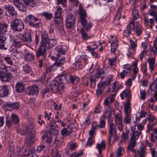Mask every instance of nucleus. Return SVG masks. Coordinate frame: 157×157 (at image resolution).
<instances>
[{"label":"nucleus","instance_id":"nucleus-1","mask_svg":"<svg viewBox=\"0 0 157 157\" xmlns=\"http://www.w3.org/2000/svg\"><path fill=\"white\" fill-rule=\"evenodd\" d=\"M36 131V126L34 124L31 122H30L25 126V129L21 131L20 133L22 135H28L25 139L28 143H31L34 137V132Z\"/></svg>","mask_w":157,"mask_h":157},{"label":"nucleus","instance_id":"nucleus-2","mask_svg":"<svg viewBox=\"0 0 157 157\" xmlns=\"http://www.w3.org/2000/svg\"><path fill=\"white\" fill-rule=\"evenodd\" d=\"M79 10L80 23L83 28L87 31H89L92 27V23L86 19L87 15L86 12L83 8L81 4L79 5Z\"/></svg>","mask_w":157,"mask_h":157},{"label":"nucleus","instance_id":"nucleus-3","mask_svg":"<svg viewBox=\"0 0 157 157\" xmlns=\"http://www.w3.org/2000/svg\"><path fill=\"white\" fill-rule=\"evenodd\" d=\"M109 135L108 138L109 144L110 145H113L116 140L117 139L116 136V126L113 123V119H110L109 121Z\"/></svg>","mask_w":157,"mask_h":157},{"label":"nucleus","instance_id":"nucleus-4","mask_svg":"<svg viewBox=\"0 0 157 157\" xmlns=\"http://www.w3.org/2000/svg\"><path fill=\"white\" fill-rule=\"evenodd\" d=\"M10 26L12 29L15 31L20 32L24 28V24L22 21L18 18L13 20L10 23Z\"/></svg>","mask_w":157,"mask_h":157},{"label":"nucleus","instance_id":"nucleus-5","mask_svg":"<svg viewBox=\"0 0 157 157\" xmlns=\"http://www.w3.org/2000/svg\"><path fill=\"white\" fill-rule=\"evenodd\" d=\"M50 86L52 91L57 95H61L64 88V84H59L56 82L52 81Z\"/></svg>","mask_w":157,"mask_h":157},{"label":"nucleus","instance_id":"nucleus-6","mask_svg":"<svg viewBox=\"0 0 157 157\" xmlns=\"http://www.w3.org/2000/svg\"><path fill=\"white\" fill-rule=\"evenodd\" d=\"M75 16L72 14H69L65 20V26L67 29L73 27L76 20Z\"/></svg>","mask_w":157,"mask_h":157},{"label":"nucleus","instance_id":"nucleus-7","mask_svg":"<svg viewBox=\"0 0 157 157\" xmlns=\"http://www.w3.org/2000/svg\"><path fill=\"white\" fill-rule=\"evenodd\" d=\"M109 42L111 44V52L114 53L117 50L118 45V40L116 36L111 35L108 39Z\"/></svg>","mask_w":157,"mask_h":157},{"label":"nucleus","instance_id":"nucleus-8","mask_svg":"<svg viewBox=\"0 0 157 157\" xmlns=\"http://www.w3.org/2000/svg\"><path fill=\"white\" fill-rule=\"evenodd\" d=\"M47 45L40 44V45L37 50L36 51V56L39 58L40 56H42V59H44L46 56V49Z\"/></svg>","mask_w":157,"mask_h":157},{"label":"nucleus","instance_id":"nucleus-9","mask_svg":"<svg viewBox=\"0 0 157 157\" xmlns=\"http://www.w3.org/2000/svg\"><path fill=\"white\" fill-rule=\"evenodd\" d=\"M20 104L18 102L12 103L7 102L3 106L5 111H11L13 110H17L19 108Z\"/></svg>","mask_w":157,"mask_h":157},{"label":"nucleus","instance_id":"nucleus-10","mask_svg":"<svg viewBox=\"0 0 157 157\" xmlns=\"http://www.w3.org/2000/svg\"><path fill=\"white\" fill-rule=\"evenodd\" d=\"M122 115L121 112H117L115 115L114 120L119 131L122 129Z\"/></svg>","mask_w":157,"mask_h":157},{"label":"nucleus","instance_id":"nucleus-11","mask_svg":"<svg viewBox=\"0 0 157 157\" xmlns=\"http://www.w3.org/2000/svg\"><path fill=\"white\" fill-rule=\"evenodd\" d=\"M32 32L29 30L25 32L23 34H20L19 35L21 37V39L24 42L30 43L32 40Z\"/></svg>","mask_w":157,"mask_h":157},{"label":"nucleus","instance_id":"nucleus-12","mask_svg":"<svg viewBox=\"0 0 157 157\" xmlns=\"http://www.w3.org/2000/svg\"><path fill=\"white\" fill-rule=\"evenodd\" d=\"M51 58L53 60H56V61L55 65H54L55 66L56 68V66L61 67L65 62V59L64 57L59 55L56 56H52Z\"/></svg>","mask_w":157,"mask_h":157},{"label":"nucleus","instance_id":"nucleus-13","mask_svg":"<svg viewBox=\"0 0 157 157\" xmlns=\"http://www.w3.org/2000/svg\"><path fill=\"white\" fill-rule=\"evenodd\" d=\"M12 77L11 73L7 72V71L0 74V78L2 82H9Z\"/></svg>","mask_w":157,"mask_h":157},{"label":"nucleus","instance_id":"nucleus-14","mask_svg":"<svg viewBox=\"0 0 157 157\" xmlns=\"http://www.w3.org/2000/svg\"><path fill=\"white\" fill-rule=\"evenodd\" d=\"M130 135L131 137L129 143L130 144V146L132 147L136 144V140L139 138V135L138 132L136 131H132Z\"/></svg>","mask_w":157,"mask_h":157},{"label":"nucleus","instance_id":"nucleus-15","mask_svg":"<svg viewBox=\"0 0 157 157\" xmlns=\"http://www.w3.org/2000/svg\"><path fill=\"white\" fill-rule=\"evenodd\" d=\"M134 21H132L128 25L126 29L124 30V35L126 36H128L131 34L132 32L134 30Z\"/></svg>","mask_w":157,"mask_h":157},{"label":"nucleus","instance_id":"nucleus-16","mask_svg":"<svg viewBox=\"0 0 157 157\" xmlns=\"http://www.w3.org/2000/svg\"><path fill=\"white\" fill-rule=\"evenodd\" d=\"M123 67L125 69L123 70L120 74V77L121 79L124 78L125 76L129 75L131 71V66L128 65H124Z\"/></svg>","mask_w":157,"mask_h":157},{"label":"nucleus","instance_id":"nucleus-17","mask_svg":"<svg viewBox=\"0 0 157 157\" xmlns=\"http://www.w3.org/2000/svg\"><path fill=\"white\" fill-rule=\"evenodd\" d=\"M41 40L40 44L47 45L49 39V36L47 32L43 31L41 33Z\"/></svg>","mask_w":157,"mask_h":157},{"label":"nucleus","instance_id":"nucleus-18","mask_svg":"<svg viewBox=\"0 0 157 157\" xmlns=\"http://www.w3.org/2000/svg\"><path fill=\"white\" fill-rule=\"evenodd\" d=\"M10 40L12 45L15 47L19 48L23 45V42L21 40H19L13 36H10Z\"/></svg>","mask_w":157,"mask_h":157},{"label":"nucleus","instance_id":"nucleus-19","mask_svg":"<svg viewBox=\"0 0 157 157\" xmlns=\"http://www.w3.org/2000/svg\"><path fill=\"white\" fill-rule=\"evenodd\" d=\"M39 88L38 86L33 85L29 87L27 90V94L28 95H34L37 94Z\"/></svg>","mask_w":157,"mask_h":157},{"label":"nucleus","instance_id":"nucleus-20","mask_svg":"<svg viewBox=\"0 0 157 157\" xmlns=\"http://www.w3.org/2000/svg\"><path fill=\"white\" fill-rule=\"evenodd\" d=\"M14 5L21 11H25L26 9V6L23 3L21 0H13Z\"/></svg>","mask_w":157,"mask_h":157},{"label":"nucleus","instance_id":"nucleus-21","mask_svg":"<svg viewBox=\"0 0 157 157\" xmlns=\"http://www.w3.org/2000/svg\"><path fill=\"white\" fill-rule=\"evenodd\" d=\"M26 21L28 23L29 26L32 27H35L37 25V24H35L33 23V21H38V18H36L32 14H29L25 18Z\"/></svg>","mask_w":157,"mask_h":157},{"label":"nucleus","instance_id":"nucleus-22","mask_svg":"<svg viewBox=\"0 0 157 157\" xmlns=\"http://www.w3.org/2000/svg\"><path fill=\"white\" fill-rule=\"evenodd\" d=\"M9 93L8 86L6 85H3L1 86L0 90V94L3 98L7 97Z\"/></svg>","mask_w":157,"mask_h":157},{"label":"nucleus","instance_id":"nucleus-23","mask_svg":"<svg viewBox=\"0 0 157 157\" xmlns=\"http://www.w3.org/2000/svg\"><path fill=\"white\" fill-rule=\"evenodd\" d=\"M114 109L113 106L107 107L105 113V114L106 116V117H107L109 119V121L110 119H113L111 118V116L114 113Z\"/></svg>","mask_w":157,"mask_h":157},{"label":"nucleus","instance_id":"nucleus-24","mask_svg":"<svg viewBox=\"0 0 157 157\" xmlns=\"http://www.w3.org/2000/svg\"><path fill=\"white\" fill-rule=\"evenodd\" d=\"M4 8L6 11L9 14L12 16H15L17 14L16 11L13 6L10 4L5 5L4 6Z\"/></svg>","mask_w":157,"mask_h":157},{"label":"nucleus","instance_id":"nucleus-25","mask_svg":"<svg viewBox=\"0 0 157 157\" xmlns=\"http://www.w3.org/2000/svg\"><path fill=\"white\" fill-rule=\"evenodd\" d=\"M144 24L147 27H149L152 28V27L155 25V22L153 18H150L149 20L146 17L144 18Z\"/></svg>","mask_w":157,"mask_h":157},{"label":"nucleus","instance_id":"nucleus-26","mask_svg":"<svg viewBox=\"0 0 157 157\" xmlns=\"http://www.w3.org/2000/svg\"><path fill=\"white\" fill-rule=\"evenodd\" d=\"M123 143L122 141H120L118 144V147L117 149V154L120 156L123 155L124 153V149L123 147Z\"/></svg>","mask_w":157,"mask_h":157},{"label":"nucleus","instance_id":"nucleus-27","mask_svg":"<svg viewBox=\"0 0 157 157\" xmlns=\"http://www.w3.org/2000/svg\"><path fill=\"white\" fill-rule=\"evenodd\" d=\"M8 24L2 23L0 21V35L5 34L7 32Z\"/></svg>","mask_w":157,"mask_h":157},{"label":"nucleus","instance_id":"nucleus-28","mask_svg":"<svg viewBox=\"0 0 157 157\" xmlns=\"http://www.w3.org/2000/svg\"><path fill=\"white\" fill-rule=\"evenodd\" d=\"M105 142L104 140L101 141V144H98L96 145V148L98 150L99 153L102 154V151L104 150L105 148Z\"/></svg>","mask_w":157,"mask_h":157},{"label":"nucleus","instance_id":"nucleus-29","mask_svg":"<svg viewBox=\"0 0 157 157\" xmlns=\"http://www.w3.org/2000/svg\"><path fill=\"white\" fill-rule=\"evenodd\" d=\"M155 59L154 58H148L147 62L149 65V68L151 71H153L155 68Z\"/></svg>","mask_w":157,"mask_h":157},{"label":"nucleus","instance_id":"nucleus-30","mask_svg":"<svg viewBox=\"0 0 157 157\" xmlns=\"http://www.w3.org/2000/svg\"><path fill=\"white\" fill-rule=\"evenodd\" d=\"M131 104L130 101H127L124 105V112L126 115H129L131 111V108L130 106Z\"/></svg>","mask_w":157,"mask_h":157},{"label":"nucleus","instance_id":"nucleus-31","mask_svg":"<svg viewBox=\"0 0 157 157\" xmlns=\"http://www.w3.org/2000/svg\"><path fill=\"white\" fill-rule=\"evenodd\" d=\"M15 88L16 92L21 93L24 91V86L22 83L20 82H18L16 84Z\"/></svg>","mask_w":157,"mask_h":157},{"label":"nucleus","instance_id":"nucleus-32","mask_svg":"<svg viewBox=\"0 0 157 157\" xmlns=\"http://www.w3.org/2000/svg\"><path fill=\"white\" fill-rule=\"evenodd\" d=\"M114 98L112 97H109L108 96L104 100V105L107 107L113 106L111 105V104L114 101Z\"/></svg>","mask_w":157,"mask_h":157},{"label":"nucleus","instance_id":"nucleus-33","mask_svg":"<svg viewBox=\"0 0 157 157\" xmlns=\"http://www.w3.org/2000/svg\"><path fill=\"white\" fill-rule=\"evenodd\" d=\"M106 116L105 114H102L100 117V124L98 125V128H104L105 127V120Z\"/></svg>","mask_w":157,"mask_h":157},{"label":"nucleus","instance_id":"nucleus-34","mask_svg":"<svg viewBox=\"0 0 157 157\" xmlns=\"http://www.w3.org/2000/svg\"><path fill=\"white\" fill-rule=\"evenodd\" d=\"M15 147L12 143H10L9 144V148L8 155L9 156H12L14 157H16L15 155Z\"/></svg>","mask_w":157,"mask_h":157},{"label":"nucleus","instance_id":"nucleus-35","mask_svg":"<svg viewBox=\"0 0 157 157\" xmlns=\"http://www.w3.org/2000/svg\"><path fill=\"white\" fill-rule=\"evenodd\" d=\"M34 55L32 53H28L24 56V60L27 62H30L34 59Z\"/></svg>","mask_w":157,"mask_h":157},{"label":"nucleus","instance_id":"nucleus-36","mask_svg":"<svg viewBox=\"0 0 157 157\" xmlns=\"http://www.w3.org/2000/svg\"><path fill=\"white\" fill-rule=\"evenodd\" d=\"M56 50L58 53V54H57L56 56L59 55H65V49L63 46L59 45L57 46L56 48Z\"/></svg>","mask_w":157,"mask_h":157},{"label":"nucleus","instance_id":"nucleus-37","mask_svg":"<svg viewBox=\"0 0 157 157\" xmlns=\"http://www.w3.org/2000/svg\"><path fill=\"white\" fill-rule=\"evenodd\" d=\"M149 90L151 92L153 93L156 92L157 91V81L155 80L150 86L149 87Z\"/></svg>","mask_w":157,"mask_h":157},{"label":"nucleus","instance_id":"nucleus-38","mask_svg":"<svg viewBox=\"0 0 157 157\" xmlns=\"http://www.w3.org/2000/svg\"><path fill=\"white\" fill-rule=\"evenodd\" d=\"M6 40V38L3 36H0V49H1L7 50V48L4 47L5 42Z\"/></svg>","mask_w":157,"mask_h":157},{"label":"nucleus","instance_id":"nucleus-39","mask_svg":"<svg viewBox=\"0 0 157 157\" xmlns=\"http://www.w3.org/2000/svg\"><path fill=\"white\" fill-rule=\"evenodd\" d=\"M48 125L50 132H51L52 130H56L58 128V127L56 124L55 122L53 121L52 120L49 123Z\"/></svg>","mask_w":157,"mask_h":157},{"label":"nucleus","instance_id":"nucleus-40","mask_svg":"<svg viewBox=\"0 0 157 157\" xmlns=\"http://www.w3.org/2000/svg\"><path fill=\"white\" fill-rule=\"evenodd\" d=\"M137 152L139 157H145L147 155L146 151L143 147L139 149L137 151Z\"/></svg>","mask_w":157,"mask_h":157},{"label":"nucleus","instance_id":"nucleus-41","mask_svg":"<svg viewBox=\"0 0 157 157\" xmlns=\"http://www.w3.org/2000/svg\"><path fill=\"white\" fill-rule=\"evenodd\" d=\"M3 59L7 64L10 66L13 65V61L11 57L5 56L3 57Z\"/></svg>","mask_w":157,"mask_h":157},{"label":"nucleus","instance_id":"nucleus-42","mask_svg":"<svg viewBox=\"0 0 157 157\" xmlns=\"http://www.w3.org/2000/svg\"><path fill=\"white\" fill-rule=\"evenodd\" d=\"M11 118L14 124H16L19 121V118L16 114L12 113L11 115Z\"/></svg>","mask_w":157,"mask_h":157},{"label":"nucleus","instance_id":"nucleus-43","mask_svg":"<svg viewBox=\"0 0 157 157\" xmlns=\"http://www.w3.org/2000/svg\"><path fill=\"white\" fill-rule=\"evenodd\" d=\"M73 77L69 73H67L64 75V78H65L66 81L69 83H73Z\"/></svg>","mask_w":157,"mask_h":157},{"label":"nucleus","instance_id":"nucleus-44","mask_svg":"<svg viewBox=\"0 0 157 157\" xmlns=\"http://www.w3.org/2000/svg\"><path fill=\"white\" fill-rule=\"evenodd\" d=\"M24 2L30 7H33L35 6L36 0H23Z\"/></svg>","mask_w":157,"mask_h":157},{"label":"nucleus","instance_id":"nucleus-45","mask_svg":"<svg viewBox=\"0 0 157 157\" xmlns=\"http://www.w3.org/2000/svg\"><path fill=\"white\" fill-rule=\"evenodd\" d=\"M57 44V41L55 39H49V41L48 42L47 44L48 47L50 48L55 46Z\"/></svg>","mask_w":157,"mask_h":157},{"label":"nucleus","instance_id":"nucleus-46","mask_svg":"<svg viewBox=\"0 0 157 157\" xmlns=\"http://www.w3.org/2000/svg\"><path fill=\"white\" fill-rule=\"evenodd\" d=\"M143 31V27L141 26L137 25L136 26L135 31V34L137 36L140 35L142 34Z\"/></svg>","mask_w":157,"mask_h":157},{"label":"nucleus","instance_id":"nucleus-47","mask_svg":"<svg viewBox=\"0 0 157 157\" xmlns=\"http://www.w3.org/2000/svg\"><path fill=\"white\" fill-rule=\"evenodd\" d=\"M41 16H44V17L47 20L51 19L52 17V14L50 13L47 12H44L40 13Z\"/></svg>","mask_w":157,"mask_h":157},{"label":"nucleus","instance_id":"nucleus-48","mask_svg":"<svg viewBox=\"0 0 157 157\" xmlns=\"http://www.w3.org/2000/svg\"><path fill=\"white\" fill-rule=\"evenodd\" d=\"M153 142H147V144L150 147V150L151 151V155H154L155 152H156L155 150V148L154 147L153 148H152L153 145Z\"/></svg>","mask_w":157,"mask_h":157},{"label":"nucleus","instance_id":"nucleus-49","mask_svg":"<svg viewBox=\"0 0 157 157\" xmlns=\"http://www.w3.org/2000/svg\"><path fill=\"white\" fill-rule=\"evenodd\" d=\"M109 64V66L113 67L116 65L117 62V58L116 57L112 58H109L108 59Z\"/></svg>","mask_w":157,"mask_h":157},{"label":"nucleus","instance_id":"nucleus-50","mask_svg":"<svg viewBox=\"0 0 157 157\" xmlns=\"http://www.w3.org/2000/svg\"><path fill=\"white\" fill-rule=\"evenodd\" d=\"M63 9L61 7H58L54 13V17H62L61 13Z\"/></svg>","mask_w":157,"mask_h":157},{"label":"nucleus","instance_id":"nucleus-51","mask_svg":"<svg viewBox=\"0 0 157 157\" xmlns=\"http://www.w3.org/2000/svg\"><path fill=\"white\" fill-rule=\"evenodd\" d=\"M130 45L129 49H131L132 50L136 51V49L137 46L136 42H135L134 41L130 39Z\"/></svg>","mask_w":157,"mask_h":157},{"label":"nucleus","instance_id":"nucleus-52","mask_svg":"<svg viewBox=\"0 0 157 157\" xmlns=\"http://www.w3.org/2000/svg\"><path fill=\"white\" fill-rule=\"evenodd\" d=\"M132 15L133 16V18L135 19H137L139 17L138 14V11L137 10L135 7H133L132 11Z\"/></svg>","mask_w":157,"mask_h":157},{"label":"nucleus","instance_id":"nucleus-53","mask_svg":"<svg viewBox=\"0 0 157 157\" xmlns=\"http://www.w3.org/2000/svg\"><path fill=\"white\" fill-rule=\"evenodd\" d=\"M23 69L24 72L25 74L29 73L32 71L31 68L30 66L27 64L23 66Z\"/></svg>","mask_w":157,"mask_h":157},{"label":"nucleus","instance_id":"nucleus-54","mask_svg":"<svg viewBox=\"0 0 157 157\" xmlns=\"http://www.w3.org/2000/svg\"><path fill=\"white\" fill-rule=\"evenodd\" d=\"M91 78L89 77H83L82 78V82L85 86H88Z\"/></svg>","mask_w":157,"mask_h":157},{"label":"nucleus","instance_id":"nucleus-55","mask_svg":"<svg viewBox=\"0 0 157 157\" xmlns=\"http://www.w3.org/2000/svg\"><path fill=\"white\" fill-rule=\"evenodd\" d=\"M79 57L80 59L79 60L81 61L82 60H83L84 61L85 64L87 63L88 62V60L87 59L88 57L86 55L85 53H82V55Z\"/></svg>","mask_w":157,"mask_h":157},{"label":"nucleus","instance_id":"nucleus-56","mask_svg":"<svg viewBox=\"0 0 157 157\" xmlns=\"http://www.w3.org/2000/svg\"><path fill=\"white\" fill-rule=\"evenodd\" d=\"M136 51L132 50L131 49H128V51L126 54L128 57L129 58L133 57Z\"/></svg>","mask_w":157,"mask_h":157},{"label":"nucleus","instance_id":"nucleus-57","mask_svg":"<svg viewBox=\"0 0 157 157\" xmlns=\"http://www.w3.org/2000/svg\"><path fill=\"white\" fill-rule=\"evenodd\" d=\"M140 98L144 101L146 98V94L145 90L140 89Z\"/></svg>","mask_w":157,"mask_h":157},{"label":"nucleus","instance_id":"nucleus-58","mask_svg":"<svg viewBox=\"0 0 157 157\" xmlns=\"http://www.w3.org/2000/svg\"><path fill=\"white\" fill-rule=\"evenodd\" d=\"M123 94H124V96L125 97L127 98V101H130L131 98V94L129 91H123Z\"/></svg>","mask_w":157,"mask_h":157},{"label":"nucleus","instance_id":"nucleus-59","mask_svg":"<svg viewBox=\"0 0 157 157\" xmlns=\"http://www.w3.org/2000/svg\"><path fill=\"white\" fill-rule=\"evenodd\" d=\"M63 76H58L55 78L54 80H53V82H56L59 84H64L62 83V80L63 78Z\"/></svg>","mask_w":157,"mask_h":157},{"label":"nucleus","instance_id":"nucleus-60","mask_svg":"<svg viewBox=\"0 0 157 157\" xmlns=\"http://www.w3.org/2000/svg\"><path fill=\"white\" fill-rule=\"evenodd\" d=\"M95 140V138L93 137H90L88 139L86 143V146H90L92 145Z\"/></svg>","mask_w":157,"mask_h":157},{"label":"nucleus","instance_id":"nucleus-61","mask_svg":"<svg viewBox=\"0 0 157 157\" xmlns=\"http://www.w3.org/2000/svg\"><path fill=\"white\" fill-rule=\"evenodd\" d=\"M118 82L116 81L113 83V85L112 87V88H109V91L110 92H113L116 90V89L117 86L118 85Z\"/></svg>","mask_w":157,"mask_h":157},{"label":"nucleus","instance_id":"nucleus-62","mask_svg":"<svg viewBox=\"0 0 157 157\" xmlns=\"http://www.w3.org/2000/svg\"><path fill=\"white\" fill-rule=\"evenodd\" d=\"M131 116L130 115H125L124 118V121L127 124H130L131 121Z\"/></svg>","mask_w":157,"mask_h":157},{"label":"nucleus","instance_id":"nucleus-63","mask_svg":"<svg viewBox=\"0 0 157 157\" xmlns=\"http://www.w3.org/2000/svg\"><path fill=\"white\" fill-rule=\"evenodd\" d=\"M129 134V132H124L123 131L122 134L121 135V137L122 139L124 140L125 142L126 141L128 140V135Z\"/></svg>","mask_w":157,"mask_h":157},{"label":"nucleus","instance_id":"nucleus-64","mask_svg":"<svg viewBox=\"0 0 157 157\" xmlns=\"http://www.w3.org/2000/svg\"><path fill=\"white\" fill-rule=\"evenodd\" d=\"M155 117L153 115L149 113L148 115L147 119L149 121V123H151L155 121Z\"/></svg>","mask_w":157,"mask_h":157}]
</instances>
